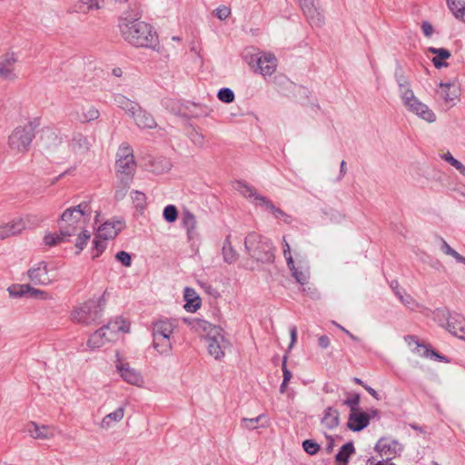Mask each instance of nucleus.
<instances>
[{"mask_svg":"<svg viewBox=\"0 0 465 465\" xmlns=\"http://www.w3.org/2000/svg\"><path fill=\"white\" fill-rule=\"evenodd\" d=\"M118 27L123 38L134 47L154 50L159 44L158 35L153 26L140 19L121 16L118 20Z\"/></svg>","mask_w":465,"mask_h":465,"instance_id":"nucleus-1","label":"nucleus"},{"mask_svg":"<svg viewBox=\"0 0 465 465\" xmlns=\"http://www.w3.org/2000/svg\"><path fill=\"white\" fill-rule=\"evenodd\" d=\"M244 249L247 254L257 262L262 263L274 262V248L272 241L256 232L247 234L244 239Z\"/></svg>","mask_w":465,"mask_h":465,"instance_id":"nucleus-2","label":"nucleus"},{"mask_svg":"<svg viewBox=\"0 0 465 465\" xmlns=\"http://www.w3.org/2000/svg\"><path fill=\"white\" fill-rule=\"evenodd\" d=\"M136 166L132 147L127 143H122L116 153L115 172L120 184L124 189H128L133 182Z\"/></svg>","mask_w":465,"mask_h":465,"instance_id":"nucleus-3","label":"nucleus"},{"mask_svg":"<svg viewBox=\"0 0 465 465\" xmlns=\"http://www.w3.org/2000/svg\"><path fill=\"white\" fill-rule=\"evenodd\" d=\"M81 218L77 216L70 208H67L61 215L58 222L59 233H47L44 242L46 245L54 246L61 242L67 241V238L74 235L79 227Z\"/></svg>","mask_w":465,"mask_h":465,"instance_id":"nucleus-4","label":"nucleus"},{"mask_svg":"<svg viewBox=\"0 0 465 465\" xmlns=\"http://www.w3.org/2000/svg\"><path fill=\"white\" fill-rule=\"evenodd\" d=\"M104 305V296L88 300L72 312V320L84 325L94 323L102 317Z\"/></svg>","mask_w":465,"mask_h":465,"instance_id":"nucleus-5","label":"nucleus"},{"mask_svg":"<svg viewBox=\"0 0 465 465\" xmlns=\"http://www.w3.org/2000/svg\"><path fill=\"white\" fill-rule=\"evenodd\" d=\"M35 136V126L32 122L17 126L8 136V147L15 153H25L29 151Z\"/></svg>","mask_w":465,"mask_h":465,"instance_id":"nucleus-6","label":"nucleus"},{"mask_svg":"<svg viewBox=\"0 0 465 465\" xmlns=\"http://www.w3.org/2000/svg\"><path fill=\"white\" fill-rule=\"evenodd\" d=\"M440 322L446 321V330L452 335L465 340V317L447 308H438L434 312Z\"/></svg>","mask_w":465,"mask_h":465,"instance_id":"nucleus-7","label":"nucleus"},{"mask_svg":"<svg viewBox=\"0 0 465 465\" xmlns=\"http://www.w3.org/2000/svg\"><path fill=\"white\" fill-rule=\"evenodd\" d=\"M252 67L256 65L255 73L263 76H271L277 68V59L273 54L260 53L257 55H252L248 62Z\"/></svg>","mask_w":465,"mask_h":465,"instance_id":"nucleus-8","label":"nucleus"},{"mask_svg":"<svg viewBox=\"0 0 465 465\" xmlns=\"http://www.w3.org/2000/svg\"><path fill=\"white\" fill-rule=\"evenodd\" d=\"M183 321L196 331L204 332L207 341L219 340L220 342H223V339H225L223 335L224 331L220 326L213 325L207 321L198 318L183 319Z\"/></svg>","mask_w":465,"mask_h":465,"instance_id":"nucleus-9","label":"nucleus"},{"mask_svg":"<svg viewBox=\"0 0 465 465\" xmlns=\"http://www.w3.org/2000/svg\"><path fill=\"white\" fill-rule=\"evenodd\" d=\"M374 449L381 457H385L384 459H389L391 461L392 456L402 450V446L396 440L382 437L377 441Z\"/></svg>","mask_w":465,"mask_h":465,"instance_id":"nucleus-10","label":"nucleus"},{"mask_svg":"<svg viewBox=\"0 0 465 465\" xmlns=\"http://www.w3.org/2000/svg\"><path fill=\"white\" fill-rule=\"evenodd\" d=\"M27 275L32 283L35 285H47L52 282L48 275L47 263L44 261L37 262L27 271Z\"/></svg>","mask_w":465,"mask_h":465,"instance_id":"nucleus-11","label":"nucleus"},{"mask_svg":"<svg viewBox=\"0 0 465 465\" xmlns=\"http://www.w3.org/2000/svg\"><path fill=\"white\" fill-rule=\"evenodd\" d=\"M124 222L123 220L107 221L104 223L98 229L96 234L104 241L115 238L118 233L124 229Z\"/></svg>","mask_w":465,"mask_h":465,"instance_id":"nucleus-12","label":"nucleus"},{"mask_svg":"<svg viewBox=\"0 0 465 465\" xmlns=\"http://www.w3.org/2000/svg\"><path fill=\"white\" fill-rule=\"evenodd\" d=\"M211 110L206 106L192 102L178 108L176 114L185 118L205 117L210 114Z\"/></svg>","mask_w":465,"mask_h":465,"instance_id":"nucleus-13","label":"nucleus"},{"mask_svg":"<svg viewBox=\"0 0 465 465\" xmlns=\"http://www.w3.org/2000/svg\"><path fill=\"white\" fill-rule=\"evenodd\" d=\"M371 415L362 411L350 412L347 427L351 431H361L369 426Z\"/></svg>","mask_w":465,"mask_h":465,"instance_id":"nucleus-14","label":"nucleus"},{"mask_svg":"<svg viewBox=\"0 0 465 465\" xmlns=\"http://www.w3.org/2000/svg\"><path fill=\"white\" fill-rule=\"evenodd\" d=\"M116 369L124 381L132 385L139 386L143 382V377L139 371L131 368L129 363L119 362Z\"/></svg>","mask_w":465,"mask_h":465,"instance_id":"nucleus-15","label":"nucleus"},{"mask_svg":"<svg viewBox=\"0 0 465 465\" xmlns=\"http://www.w3.org/2000/svg\"><path fill=\"white\" fill-rule=\"evenodd\" d=\"M16 61L17 59L14 53L6 54L0 60V77L6 80H15L17 76L14 70V64Z\"/></svg>","mask_w":465,"mask_h":465,"instance_id":"nucleus-16","label":"nucleus"},{"mask_svg":"<svg viewBox=\"0 0 465 465\" xmlns=\"http://www.w3.org/2000/svg\"><path fill=\"white\" fill-rule=\"evenodd\" d=\"M145 165L148 171L155 174H162L171 169L172 163L170 159L163 156L149 157Z\"/></svg>","mask_w":465,"mask_h":465,"instance_id":"nucleus-17","label":"nucleus"},{"mask_svg":"<svg viewBox=\"0 0 465 465\" xmlns=\"http://www.w3.org/2000/svg\"><path fill=\"white\" fill-rule=\"evenodd\" d=\"M135 121L136 125L139 128L153 129L157 126V124L153 116L143 110L139 105V110H135L134 115L131 116Z\"/></svg>","mask_w":465,"mask_h":465,"instance_id":"nucleus-18","label":"nucleus"},{"mask_svg":"<svg viewBox=\"0 0 465 465\" xmlns=\"http://www.w3.org/2000/svg\"><path fill=\"white\" fill-rule=\"evenodd\" d=\"M407 107L411 112L414 113L421 119L429 123H433L436 121L435 114L428 107V105L421 103L418 99L410 104Z\"/></svg>","mask_w":465,"mask_h":465,"instance_id":"nucleus-19","label":"nucleus"},{"mask_svg":"<svg viewBox=\"0 0 465 465\" xmlns=\"http://www.w3.org/2000/svg\"><path fill=\"white\" fill-rule=\"evenodd\" d=\"M260 201V206L263 207L266 211H269L273 214L276 219L282 220L285 223H291L292 218L291 215L286 213L282 209L276 207L273 203L269 200L267 197H258Z\"/></svg>","mask_w":465,"mask_h":465,"instance_id":"nucleus-20","label":"nucleus"},{"mask_svg":"<svg viewBox=\"0 0 465 465\" xmlns=\"http://www.w3.org/2000/svg\"><path fill=\"white\" fill-rule=\"evenodd\" d=\"M183 298L184 301L186 302L184 308L187 312H194L201 307V298L194 289L186 287L184 289Z\"/></svg>","mask_w":465,"mask_h":465,"instance_id":"nucleus-21","label":"nucleus"},{"mask_svg":"<svg viewBox=\"0 0 465 465\" xmlns=\"http://www.w3.org/2000/svg\"><path fill=\"white\" fill-rule=\"evenodd\" d=\"M27 430L34 439L46 440L54 436L53 428L45 425L39 426L35 422H30Z\"/></svg>","mask_w":465,"mask_h":465,"instance_id":"nucleus-22","label":"nucleus"},{"mask_svg":"<svg viewBox=\"0 0 465 465\" xmlns=\"http://www.w3.org/2000/svg\"><path fill=\"white\" fill-rule=\"evenodd\" d=\"M114 103L131 117L134 115L135 110H139V104L130 100L121 94L114 95Z\"/></svg>","mask_w":465,"mask_h":465,"instance_id":"nucleus-23","label":"nucleus"},{"mask_svg":"<svg viewBox=\"0 0 465 465\" xmlns=\"http://www.w3.org/2000/svg\"><path fill=\"white\" fill-rule=\"evenodd\" d=\"M104 0H79L74 6L73 10L76 13L87 14L93 10H99L104 6Z\"/></svg>","mask_w":465,"mask_h":465,"instance_id":"nucleus-24","label":"nucleus"},{"mask_svg":"<svg viewBox=\"0 0 465 465\" xmlns=\"http://www.w3.org/2000/svg\"><path fill=\"white\" fill-rule=\"evenodd\" d=\"M322 424L329 430L335 429L340 424V412L337 409L327 407L324 410L323 416L321 420Z\"/></svg>","mask_w":465,"mask_h":465,"instance_id":"nucleus-25","label":"nucleus"},{"mask_svg":"<svg viewBox=\"0 0 465 465\" xmlns=\"http://www.w3.org/2000/svg\"><path fill=\"white\" fill-rule=\"evenodd\" d=\"M113 340V336H109L107 331L104 327L95 331L88 339L87 346L91 349H96L102 347L106 341Z\"/></svg>","mask_w":465,"mask_h":465,"instance_id":"nucleus-26","label":"nucleus"},{"mask_svg":"<svg viewBox=\"0 0 465 465\" xmlns=\"http://www.w3.org/2000/svg\"><path fill=\"white\" fill-rule=\"evenodd\" d=\"M25 229V223L22 220L0 225V240L21 232Z\"/></svg>","mask_w":465,"mask_h":465,"instance_id":"nucleus-27","label":"nucleus"},{"mask_svg":"<svg viewBox=\"0 0 465 465\" xmlns=\"http://www.w3.org/2000/svg\"><path fill=\"white\" fill-rule=\"evenodd\" d=\"M439 87L442 89L440 94L444 103L452 106L454 101L458 99L460 95L459 92L454 88V84L452 83L440 82Z\"/></svg>","mask_w":465,"mask_h":465,"instance_id":"nucleus-28","label":"nucleus"},{"mask_svg":"<svg viewBox=\"0 0 465 465\" xmlns=\"http://www.w3.org/2000/svg\"><path fill=\"white\" fill-rule=\"evenodd\" d=\"M428 52L435 54L431 61L437 69L448 66V63H446L445 60L449 59L451 55L449 50L445 48L429 47Z\"/></svg>","mask_w":465,"mask_h":465,"instance_id":"nucleus-29","label":"nucleus"},{"mask_svg":"<svg viewBox=\"0 0 465 465\" xmlns=\"http://www.w3.org/2000/svg\"><path fill=\"white\" fill-rule=\"evenodd\" d=\"M173 328L174 325L170 320H159L153 324V336L170 338Z\"/></svg>","mask_w":465,"mask_h":465,"instance_id":"nucleus-30","label":"nucleus"},{"mask_svg":"<svg viewBox=\"0 0 465 465\" xmlns=\"http://www.w3.org/2000/svg\"><path fill=\"white\" fill-rule=\"evenodd\" d=\"M182 226L186 230L188 239L191 240L196 229V217L195 215L185 209L183 211L181 218Z\"/></svg>","mask_w":465,"mask_h":465,"instance_id":"nucleus-31","label":"nucleus"},{"mask_svg":"<svg viewBox=\"0 0 465 465\" xmlns=\"http://www.w3.org/2000/svg\"><path fill=\"white\" fill-rule=\"evenodd\" d=\"M109 336H114L117 332H129L130 323L123 318H117L114 322H110L108 324L103 326Z\"/></svg>","mask_w":465,"mask_h":465,"instance_id":"nucleus-32","label":"nucleus"},{"mask_svg":"<svg viewBox=\"0 0 465 465\" xmlns=\"http://www.w3.org/2000/svg\"><path fill=\"white\" fill-rule=\"evenodd\" d=\"M71 146L75 153H84L89 150L90 143L85 135L76 133L73 135Z\"/></svg>","mask_w":465,"mask_h":465,"instance_id":"nucleus-33","label":"nucleus"},{"mask_svg":"<svg viewBox=\"0 0 465 465\" xmlns=\"http://www.w3.org/2000/svg\"><path fill=\"white\" fill-rule=\"evenodd\" d=\"M207 342L210 355L213 356L215 360H221L224 356V349L228 344V341L223 339V342H220L219 340H213Z\"/></svg>","mask_w":465,"mask_h":465,"instance_id":"nucleus-34","label":"nucleus"},{"mask_svg":"<svg viewBox=\"0 0 465 465\" xmlns=\"http://www.w3.org/2000/svg\"><path fill=\"white\" fill-rule=\"evenodd\" d=\"M236 189L244 197L253 198L254 204L257 206H260V201L258 200V197H263V196L261 194H258L254 187L249 185L245 182L239 181V182H237Z\"/></svg>","mask_w":465,"mask_h":465,"instance_id":"nucleus-35","label":"nucleus"},{"mask_svg":"<svg viewBox=\"0 0 465 465\" xmlns=\"http://www.w3.org/2000/svg\"><path fill=\"white\" fill-rule=\"evenodd\" d=\"M223 261L229 264L235 262L239 257L238 253L232 246L231 234L227 235L223 242Z\"/></svg>","mask_w":465,"mask_h":465,"instance_id":"nucleus-36","label":"nucleus"},{"mask_svg":"<svg viewBox=\"0 0 465 465\" xmlns=\"http://www.w3.org/2000/svg\"><path fill=\"white\" fill-rule=\"evenodd\" d=\"M355 452V448L352 441H349L341 446L340 450L335 456L336 461L342 465H347L350 457Z\"/></svg>","mask_w":465,"mask_h":465,"instance_id":"nucleus-37","label":"nucleus"},{"mask_svg":"<svg viewBox=\"0 0 465 465\" xmlns=\"http://www.w3.org/2000/svg\"><path fill=\"white\" fill-rule=\"evenodd\" d=\"M303 14L312 27H321L324 24V17L316 6L310 7Z\"/></svg>","mask_w":465,"mask_h":465,"instance_id":"nucleus-38","label":"nucleus"},{"mask_svg":"<svg viewBox=\"0 0 465 465\" xmlns=\"http://www.w3.org/2000/svg\"><path fill=\"white\" fill-rule=\"evenodd\" d=\"M153 347L160 354L168 355L171 353L172 343H171L169 337H163H163L153 336Z\"/></svg>","mask_w":465,"mask_h":465,"instance_id":"nucleus-39","label":"nucleus"},{"mask_svg":"<svg viewBox=\"0 0 465 465\" xmlns=\"http://www.w3.org/2000/svg\"><path fill=\"white\" fill-rule=\"evenodd\" d=\"M9 295L14 298L23 297L31 293L29 284H13L7 289Z\"/></svg>","mask_w":465,"mask_h":465,"instance_id":"nucleus-40","label":"nucleus"},{"mask_svg":"<svg viewBox=\"0 0 465 465\" xmlns=\"http://www.w3.org/2000/svg\"><path fill=\"white\" fill-rule=\"evenodd\" d=\"M70 209L73 211V213L77 214V216H79L80 218L85 217L87 219H90L91 214H92V208L90 205V202H87V201H84L76 206L70 207Z\"/></svg>","mask_w":465,"mask_h":465,"instance_id":"nucleus-41","label":"nucleus"},{"mask_svg":"<svg viewBox=\"0 0 465 465\" xmlns=\"http://www.w3.org/2000/svg\"><path fill=\"white\" fill-rule=\"evenodd\" d=\"M191 130L188 133V137L191 142L197 147L203 148L205 144L204 136L200 132L199 128L190 125Z\"/></svg>","mask_w":465,"mask_h":465,"instance_id":"nucleus-42","label":"nucleus"},{"mask_svg":"<svg viewBox=\"0 0 465 465\" xmlns=\"http://www.w3.org/2000/svg\"><path fill=\"white\" fill-rule=\"evenodd\" d=\"M106 248V242L99 236L95 235L93 241L92 258L99 257Z\"/></svg>","mask_w":465,"mask_h":465,"instance_id":"nucleus-43","label":"nucleus"},{"mask_svg":"<svg viewBox=\"0 0 465 465\" xmlns=\"http://www.w3.org/2000/svg\"><path fill=\"white\" fill-rule=\"evenodd\" d=\"M163 219L169 223H173L178 219V209L173 204H169L164 207L163 212Z\"/></svg>","mask_w":465,"mask_h":465,"instance_id":"nucleus-44","label":"nucleus"},{"mask_svg":"<svg viewBox=\"0 0 465 465\" xmlns=\"http://www.w3.org/2000/svg\"><path fill=\"white\" fill-rule=\"evenodd\" d=\"M421 355L427 358H434L440 362H450V360L446 356L440 354L437 351L432 349L430 345L424 346V351Z\"/></svg>","mask_w":465,"mask_h":465,"instance_id":"nucleus-45","label":"nucleus"},{"mask_svg":"<svg viewBox=\"0 0 465 465\" xmlns=\"http://www.w3.org/2000/svg\"><path fill=\"white\" fill-rule=\"evenodd\" d=\"M361 402V396L359 393H354L351 397L345 399L342 402L343 405L350 408V412L360 411L359 405Z\"/></svg>","mask_w":465,"mask_h":465,"instance_id":"nucleus-46","label":"nucleus"},{"mask_svg":"<svg viewBox=\"0 0 465 465\" xmlns=\"http://www.w3.org/2000/svg\"><path fill=\"white\" fill-rule=\"evenodd\" d=\"M91 238V234L87 230H83L75 242V247L78 249L76 253L79 254L85 247L87 241Z\"/></svg>","mask_w":465,"mask_h":465,"instance_id":"nucleus-47","label":"nucleus"},{"mask_svg":"<svg viewBox=\"0 0 465 465\" xmlns=\"http://www.w3.org/2000/svg\"><path fill=\"white\" fill-rule=\"evenodd\" d=\"M217 97L220 101L230 104L233 102L235 95L232 89L227 87H223L218 91Z\"/></svg>","mask_w":465,"mask_h":465,"instance_id":"nucleus-48","label":"nucleus"},{"mask_svg":"<svg viewBox=\"0 0 465 465\" xmlns=\"http://www.w3.org/2000/svg\"><path fill=\"white\" fill-rule=\"evenodd\" d=\"M100 116V112L94 106L89 107L86 111L83 113V117L80 119L83 123H88L91 121H94L98 119Z\"/></svg>","mask_w":465,"mask_h":465,"instance_id":"nucleus-49","label":"nucleus"},{"mask_svg":"<svg viewBox=\"0 0 465 465\" xmlns=\"http://www.w3.org/2000/svg\"><path fill=\"white\" fill-rule=\"evenodd\" d=\"M132 199L135 203V207L139 209H143L146 205V195L143 192L140 191H133L132 192Z\"/></svg>","mask_w":465,"mask_h":465,"instance_id":"nucleus-50","label":"nucleus"},{"mask_svg":"<svg viewBox=\"0 0 465 465\" xmlns=\"http://www.w3.org/2000/svg\"><path fill=\"white\" fill-rule=\"evenodd\" d=\"M304 451L310 455H315L320 450V445L313 440H305L302 441Z\"/></svg>","mask_w":465,"mask_h":465,"instance_id":"nucleus-51","label":"nucleus"},{"mask_svg":"<svg viewBox=\"0 0 465 465\" xmlns=\"http://www.w3.org/2000/svg\"><path fill=\"white\" fill-rule=\"evenodd\" d=\"M124 407H119L114 411L106 415L103 420V423H106L108 425L110 420L119 421L124 418Z\"/></svg>","mask_w":465,"mask_h":465,"instance_id":"nucleus-52","label":"nucleus"},{"mask_svg":"<svg viewBox=\"0 0 465 465\" xmlns=\"http://www.w3.org/2000/svg\"><path fill=\"white\" fill-rule=\"evenodd\" d=\"M443 159L450 165L455 167L463 176H465V166L457 159H455L450 153L443 155Z\"/></svg>","mask_w":465,"mask_h":465,"instance_id":"nucleus-53","label":"nucleus"},{"mask_svg":"<svg viewBox=\"0 0 465 465\" xmlns=\"http://www.w3.org/2000/svg\"><path fill=\"white\" fill-rule=\"evenodd\" d=\"M400 90L401 93V99H402L403 104L406 107L417 99L413 94V91L410 88V85L408 87H405V88L400 89Z\"/></svg>","mask_w":465,"mask_h":465,"instance_id":"nucleus-54","label":"nucleus"},{"mask_svg":"<svg viewBox=\"0 0 465 465\" xmlns=\"http://www.w3.org/2000/svg\"><path fill=\"white\" fill-rule=\"evenodd\" d=\"M115 259L125 267H130L132 264V257L130 253L125 251H120L116 253Z\"/></svg>","mask_w":465,"mask_h":465,"instance_id":"nucleus-55","label":"nucleus"},{"mask_svg":"<svg viewBox=\"0 0 465 465\" xmlns=\"http://www.w3.org/2000/svg\"><path fill=\"white\" fill-rule=\"evenodd\" d=\"M264 417L263 414H261L253 419L243 418L242 420V425L248 430H254L257 428V423Z\"/></svg>","mask_w":465,"mask_h":465,"instance_id":"nucleus-56","label":"nucleus"},{"mask_svg":"<svg viewBox=\"0 0 465 465\" xmlns=\"http://www.w3.org/2000/svg\"><path fill=\"white\" fill-rule=\"evenodd\" d=\"M462 0H454V1H451L450 2V6L449 7V9L450 10V12L453 14V15L455 16V18L459 19V18H462V15L463 13L461 12L460 10V7L462 5Z\"/></svg>","mask_w":465,"mask_h":465,"instance_id":"nucleus-57","label":"nucleus"},{"mask_svg":"<svg viewBox=\"0 0 465 465\" xmlns=\"http://www.w3.org/2000/svg\"><path fill=\"white\" fill-rule=\"evenodd\" d=\"M395 77L400 89H403L410 85V83L407 77L404 75L401 68H399L395 71Z\"/></svg>","mask_w":465,"mask_h":465,"instance_id":"nucleus-58","label":"nucleus"},{"mask_svg":"<svg viewBox=\"0 0 465 465\" xmlns=\"http://www.w3.org/2000/svg\"><path fill=\"white\" fill-rule=\"evenodd\" d=\"M213 15L220 20H225L231 15V8L226 5H220L213 11Z\"/></svg>","mask_w":465,"mask_h":465,"instance_id":"nucleus-59","label":"nucleus"},{"mask_svg":"<svg viewBox=\"0 0 465 465\" xmlns=\"http://www.w3.org/2000/svg\"><path fill=\"white\" fill-rule=\"evenodd\" d=\"M395 294L398 296L400 301L407 307H411L415 303L414 299L410 294H407L405 292L404 294H402L400 290H396Z\"/></svg>","mask_w":465,"mask_h":465,"instance_id":"nucleus-60","label":"nucleus"},{"mask_svg":"<svg viewBox=\"0 0 465 465\" xmlns=\"http://www.w3.org/2000/svg\"><path fill=\"white\" fill-rule=\"evenodd\" d=\"M30 297H35V298L41 299V300H48V299L52 298L47 292L40 290V289H35L32 286H31Z\"/></svg>","mask_w":465,"mask_h":465,"instance_id":"nucleus-61","label":"nucleus"},{"mask_svg":"<svg viewBox=\"0 0 465 465\" xmlns=\"http://www.w3.org/2000/svg\"><path fill=\"white\" fill-rule=\"evenodd\" d=\"M442 241V245H441V251L447 254V255H450L452 256L455 260H457V258H459V256L460 255L458 252H456L453 248H451L448 242L446 241H444L443 239L441 240Z\"/></svg>","mask_w":465,"mask_h":465,"instance_id":"nucleus-62","label":"nucleus"},{"mask_svg":"<svg viewBox=\"0 0 465 465\" xmlns=\"http://www.w3.org/2000/svg\"><path fill=\"white\" fill-rule=\"evenodd\" d=\"M292 274L294 277V279L299 283H301L302 285H304V284L307 283L308 277H307V275L304 272H302L299 271L298 269H296L293 272H292Z\"/></svg>","mask_w":465,"mask_h":465,"instance_id":"nucleus-63","label":"nucleus"},{"mask_svg":"<svg viewBox=\"0 0 465 465\" xmlns=\"http://www.w3.org/2000/svg\"><path fill=\"white\" fill-rule=\"evenodd\" d=\"M366 465H395V464L389 461V459H382V460L377 461L373 457H371L366 460Z\"/></svg>","mask_w":465,"mask_h":465,"instance_id":"nucleus-64","label":"nucleus"}]
</instances>
